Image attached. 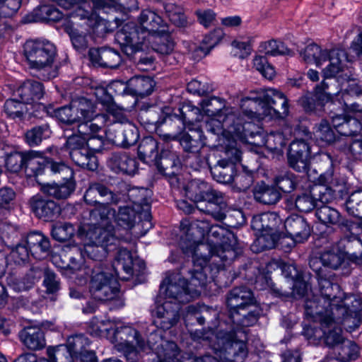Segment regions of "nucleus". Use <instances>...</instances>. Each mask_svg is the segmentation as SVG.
<instances>
[{"instance_id":"nucleus-1","label":"nucleus","mask_w":362,"mask_h":362,"mask_svg":"<svg viewBox=\"0 0 362 362\" xmlns=\"http://www.w3.org/2000/svg\"><path fill=\"white\" fill-rule=\"evenodd\" d=\"M192 252L193 270L189 285L179 274L168 276L160 285L156 306L153 310L154 324L163 329H170L179 320L180 303H185L197 297L208 281V262L214 257L210 245L193 241L190 245Z\"/></svg>"},{"instance_id":"nucleus-2","label":"nucleus","mask_w":362,"mask_h":362,"mask_svg":"<svg viewBox=\"0 0 362 362\" xmlns=\"http://www.w3.org/2000/svg\"><path fill=\"white\" fill-rule=\"evenodd\" d=\"M62 8L71 10V20L65 24L72 45L79 50L86 47V35L106 31V21L98 17L96 11L113 6L117 0H54Z\"/></svg>"},{"instance_id":"nucleus-3","label":"nucleus","mask_w":362,"mask_h":362,"mask_svg":"<svg viewBox=\"0 0 362 362\" xmlns=\"http://www.w3.org/2000/svg\"><path fill=\"white\" fill-rule=\"evenodd\" d=\"M87 330L93 337L106 338L130 362H136L140 352L145 349V341L139 332L119 319L94 317L89 322Z\"/></svg>"},{"instance_id":"nucleus-4","label":"nucleus","mask_w":362,"mask_h":362,"mask_svg":"<svg viewBox=\"0 0 362 362\" xmlns=\"http://www.w3.org/2000/svg\"><path fill=\"white\" fill-rule=\"evenodd\" d=\"M139 27L133 22L124 24L115 36L123 52L130 57L143 50L146 38L158 32H163L167 27L161 17L151 10H144L139 18Z\"/></svg>"},{"instance_id":"nucleus-5","label":"nucleus","mask_w":362,"mask_h":362,"mask_svg":"<svg viewBox=\"0 0 362 362\" xmlns=\"http://www.w3.org/2000/svg\"><path fill=\"white\" fill-rule=\"evenodd\" d=\"M250 289L236 287L228 295V325L243 329L255 325L262 313Z\"/></svg>"},{"instance_id":"nucleus-6","label":"nucleus","mask_w":362,"mask_h":362,"mask_svg":"<svg viewBox=\"0 0 362 362\" xmlns=\"http://www.w3.org/2000/svg\"><path fill=\"white\" fill-rule=\"evenodd\" d=\"M76 238L83 245L81 251L83 257L87 256L91 259L100 261L108 252V247L115 244L117 239L110 229L105 230L97 221L83 224L79 227Z\"/></svg>"},{"instance_id":"nucleus-7","label":"nucleus","mask_w":362,"mask_h":362,"mask_svg":"<svg viewBox=\"0 0 362 362\" xmlns=\"http://www.w3.org/2000/svg\"><path fill=\"white\" fill-rule=\"evenodd\" d=\"M356 310L346 308H336L332 310V317H325L320 320V329L325 344L334 351L343 342L345 338L341 334V327L347 331L357 327Z\"/></svg>"},{"instance_id":"nucleus-8","label":"nucleus","mask_w":362,"mask_h":362,"mask_svg":"<svg viewBox=\"0 0 362 362\" xmlns=\"http://www.w3.org/2000/svg\"><path fill=\"white\" fill-rule=\"evenodd\" d=\"M24 54L30 68L42 71L44 79H51L58 74L54 64L56 49L53 44L40 40H28L24 45Z\"/></svg>"},{"instance_id":"nucleus-9","label":"nucleus","mask_w":362,"mask_h":362,"mask_svg":"<svg viewBox=\"0 0 362 362\" xmlns=\"http://www.w3.org/2000/svg\"><path fill=\"white\" fill-rule=\"evenodd\" d=\"M114 122L112 119H106L104 115H95L93 119L78 125V134H66V144L71 148L84 146L93 153L99 151L104 144L102 125H110Z\"/></svg>"},{"instance_id":"nucleus-10","label":"nucleus","mask_w":362,"mask_h":362,"mask_svg":"<svg viewBox=\"0 0 362 362\" xmlns=\"http://www.w3.org/2000/svg\"><path fill=\"white\" fill-rule=\"evenodd\" d=\"M300 55L307 64H315L318 67H322V73L325 78L334 77L342 71L344 62L347 59L346 53L344 49H322L316 44L308 45L303 52H300Z\"/></svg>"},{"instance_id":"nucleus-11","label":"nucleus","mask_w":362,"mask_h":362,"mask_svg":"<svg viewBox=\"0 0 362 362\" xmlns=\"http://www.w3.org/2000/svg\"><path fill=\"white\" fill-rule=\"evenodd\" d=\"M228 134L235 136L240 142L255 146H265L267 135L263 129L252 122L244 123L239 112L228 110Z\"/></svg>"},{"instance_id":"nucleus-12","label":"nucleus","mask_w":362,"mask_h":362,"mask_svg":"<svg viewBox=\"0 0 362 362\" xmlns=\"http://www.w3.org/2000/svg\"><path fill=\"white\" fill-rule=\"evenodd\" d=\"M138 209L129 206L120 207L117 216L115 211L107 204H100L90 213V218L100 224L105 230L110 229L115 235L112 223L125 228H130L136 221Z\"/></svg>"},{"instance_id":"nucleus-13","label":"nucleus","mask_w":362,"mask_h":362,"mask_svg":"<svg viewBox=\"0 0 362 362\" xmlns=\"http://www.w3.org/2000/svg\"><path fill=\"white\" fill-rule=\"evenodd\" d=\"M117 275L97 267L91 271L90 292L98 300H110L119 294Z\"/></svg>"},{"instance_id":"nucleus-14","label":"nucleus","mask_w":362,"mask_h":362,"mask_svg":"<svg viewBox=\"0 0 362 362\" xmlns=\"http://www.w3.org/2000/svg\"><path fill=\"white\" fill-rule=\"evenodd\" d=\"M95 106L90 100L84 98L74 100L68 106H64L55 111L56 117L64 124L77 123V127L82 122L93 119Z\"/></svg>"},{"instance_id":"nucleus-15","label":"nucleus","mask_w":362,"mask_h":362,"mask_svg":"<svg viewBox=\"0 0 362 362\" xmlns=\"http://www.w3.org/2000/svg\"><path fill=\"white\" fill-rule=\"evenodd\" d=\"M334 199V191L325 186H313L310 189L299 193L295 199L296 208L301 212L308 213L319 203L328 204Z\"/></svg>"},{"instance_id":"nucleus-16","label":"nucleus","mask_w":362,"mask_h":362,"mask_svg":"<svg viewBox=\"0 0 362 362\" xmlns=\"http://www.w3.org/2000/svg\"><path fill=\"white\" fill-rule=\"evenodd\" d=\"M318 285L320 292V298L328 308H333L334 312H335L336 308H346L349 310H353L350 308V303H353L354 298L346 296L341 291L339 284L332 282L325 276L318 279Z\"/></svg>"},{"instance_id":"nucleus-17","label":"nucleus","mask_w":362,"mask_h":362,"mask_svg":"<svg viewBox=\"0 0 362 362\" xmlns=\"http://www.w3.org/2000/svg\"><path fill=\"white\" fill-rule=\"evenodd\" d=\"M186 197L195 203L206 202V206L203 208L197 206V208L206 213H212L213 206L218 203V198L211 187L205 182L199 180H194L185 187Z\"/></svg>"},{"instance_id":"nucleus-18","label":"nucleus","mask_w":362,"mask_h":362,"mask_svg":"<svg viewBox=\"0 0 362 362\" xmlns=\"http://www.w3.org/2000/svg\"><path fill=\"white\" fill-rule=\"evenodd\" d=\"M280 272V264L276 261L268 262L264 267L260 268L257 262L250 263L245 269V276L251 281H254L259 289L269 287L277 289L272 282L271 274L273 272Z\"/></svg>"},{"instance_id":"nucleus-19","label":"nucleus","mask_w":362,"mask_h":362,"mask_svg":"<svg viewBox=\"0 0 362 362\" xmlns=\"http://www.w3.org/2000/svg\"><path fill=\"white\" fill-rule=\"evenodd\" d=\"M230 326L228 334V362H243L247 356L245 328L236 329Z\"/></svg>"},{"instance_id":"nucleus-20","label":"nucleus","mask_w":362,"mask_h":362,"mask_svg":"<svg viewBox=\"0 0 362 362\" xmlns=\"http://www.w3.org/2000/svg\"><path fill=\"white\" fill-rule=\"evenodd\" d=\"M304 173L307 174L312 182H318L315 186L327 187L326 185L332 181L333 175L331 158L327 155L320 156Z\"/></svg>"},{"instance_id":"nucleus-21","label":"nucleus","mask_w":362,"mask_h":362,"mask_svg":"<svg viewBox=\"0 0 362 362\" xmlns=\"http://www.w3.org/2000/svg\"><path fill=\"white\" fill-rule=\"evenodd\" d=\"M115 272L122 269L127 276L121 277L123 280H127L134 274H139L145 269L144 262L137 256L124 248H119L114 263Z\"/></svg>"},{"instance_id":"nucleus-22","label":"nucleus","mask_w":362,"mask_h":362,"mask_svg":"<svg viewBox=\"0 0 362 362\" xmlns=\"http://www.w3.org/2000/svg\"><path fill=\"white\" fill-rule=\"evenodd\" d=\"M264 101L267 104V112L270 119L283 118L288 115V100L283 93L271 89L264 95Z\"/></svg>"},{"instance_id":"nucleus-23","label":"nucleus","mask_w":362,"mask_h":362,"mask_svg":"<svg viewBox=\"0 0 362 362\" xmlns=\"http://www.w3.org/2000/svg\"><path fill=\"white\" fill-rule=\"evenodd\" d=\"M93 95L105 106L107 113L103 115L106 119L122 123L127 121L125 110L112 101V97L107 93L105 88L96 87L93 91Z\"/></svg>"},{"instance_id":"nucleus-24","label":"nucleus","mask_w":362,"mask_h":362,"mask_svg":"<svg viewBox=\"0 0 362 362\" xmlns=\"http://www.w3.org/2000/svg\"><path fill=\"white\" fill-rule=\"evenodd\" d=\"M201 107L187 105L185 108L189 111L192 119L201 121L203 119V114L208 116H216L225 107V100L218 97H210L204 99L200 103Z\"/></svg>"},{"instance_id":"nucleus-25","label":"nucleus","mask_w":362,"mask_h":362,"mask_svg":"<svg viewBox=\"0 0 362 362\" xmlns=\"http://www.w3.org/2000/svg\"><path fill=\"white\" fill-rule=\"evenodd\" d=\"M284 228L288 235L296 242L302 243L310 234V228L306 220L298 215H291L284 221Z\"/></svg>"},{"instance_id":"nucleus-26","label":"nucleus","mask_w":362,"mask_h":362,"mask_svg":"<svg viewBox=\"0 0 362 362\" xmlns=\"http://www.w3.org/2000/svg\"><path fill=\"white\" fill-rule=\"evenodd\" d=\"M281 219L275 212H267L255 216L251 222V227L257 232L279 233Z\"/></svg>"},{"instance_id":"nucleus-27","label":"nucleus","mask_w":362,"mask_h":362,"mask_svg":"<svg viewBox=\"0 0 362 362\" xmlns=\"http://www.w3.org/2000/svg\"><path fill=\"white\" fill-rule=\"evenodd\" d=\"M89 55L93 62L110 69L117 68L122 62L119 52L110 48L90 49Z\"/></svg>"},{"instance_id":"nucleus-28","label":"nucleus","mask_w":362,"mask_h":362,"mask_svg":"<svg viewBox=\"0 0 362 362\" xmlns=\"http://www.w3.org/2000/svg\"><path fill=\"white\" fill-rule=\"evenodd\" d=\"M21 342L29 349L39 350L45 346L43 331L37 327H27L19 333Z\"/></svg>"},{"instance_id":"nucleus-29","label":"nucleus","mask_w":362,"mask_h":362,"mask_svg":"<svg viewBox=\"0 0 362 362\" xmlns=\"http://www.w3.org/2000/svg\"><path fill=\"white\" fill-rule=\"evenodd\" d=\"M70 150L69 156L73 161L78 166L90 170H95L98 168V160L93 152L84 146L71 148L66 144Z\"/></svg>"},{"instance_id":"nucleus-30","label":"nucleus","mask_w":362,"mask_h":362,"mask_svg":"<svg viewBox=\"0 0 362 362\" xmlns=\"http://www.w3.org/2000/svg\"><path fill=\"white\" fill-rule=\"evenodd\" d=\"M109 166L112 171L134 175L137 171V162L127 153H114L109 160Z\"/></svg>"},{"instance_id":"nucleus-31","label":"nucleus","mask_w":362,"mask_h":362,"mask_svg":"<svg viewBox=\"0 0 362 362\" xmlns=\"http://www.w3.org/2000/svg\"><path fill=\"white\" fill-rule=\"evenodd\" d=\"M240 107L245 115L250 119L261 120L268 117L267 104L263 99L246 98L242 99Z\"/></svg>"},{"instance_id":"nucleus-32","label":"nucleus","mask_w":362,"mask_h":362,"mask_svg":"<svg viewBox=\"0 0 362 362\" xmlns=\"http://www.w3.org/2000/svg\"><path fill=\"white\" fill-rule=\"evenodd\" d=\"M23 103L27 104L40 100L44 94V88L41 83L28 80L25 81L15 92Z\"/></svg>"},{"instance_id":"nucleus-33","label":"nucleus","mask_w":362,"mask_h":362,"mask_svg":"<svg viewBox=\"0 0 362 362\" xmlns=\"http://www.w3.org/2000/svg\"><path fill=\"white\" fill-rule=\"evenodd\" d=\"M63 17V14L55 7L43 5L36 9L33 13L26 16L23 21L24 23H35L40 21H58Z\"/></svg>"},{"instance_id":"nucleus-34","label":"nucleus","mask_w":362,"mask_h":362,"mask_svg":"<svg viewBox=\"0 0 362 362\" xmlns=\"http://www.w3.org/2000/svg\"><path fill=\"white\" fill-rule=\"evenodd\" d=\"M30 206L37 216L46 221L51 219L58 211V206L54 202L43 199L38 195L33 197Z\"/></svg>"},{"instance_id":"nucleus-35","label":"nucleus","mask_w":362,"mask_h":362,"mask_svg":"<svg viewBox=\"0 0 362 362\" xmlns=\"http://www.w3.org/2000/svg\"><path fill=\"white\" fill-rule=\"evenodd\" d=\"M49 160L40 156L36 151L27 152L23 168L28 177H35L42 174L45 168L49 166Z\"/></svg>"},{"instance_id":"nucleus-36","label":"nucleus","mask_w":362,"mask_h":362,"mask_svg":"<svg viewBox=\"0 0 362 362\" xmlns=\"http://www.w3.org/2000/svg\"><path fill=\"white\" fill-rule=\"evenodd\" d=\"M151 45L153 49L161 54H170L174 47V43L168 33L167 27L163 32H158L151 37L146 38V43Z\"/></svg>"},{"instance_id":"nucleus-37","label":"nucleus","mask_w":362,"mask_h":362,"mask_svg":"<svg viewBox=\"0 0 362 362\" xmlns=\"http://www.w3.org/2000/svg\"><path fill=\"white\" fill-rule=\"evenodd\" d=\"M76 183L74 179L65 180L61 184L52 183L44 185L42 190L44 193L56 199H66L75 190Z\"/></svg>"},{"instance_id":"nucleus-38","label":"nucleus","mask_w":362,"mask_h":362,"mask_svg":"<svg viewBox=\"0 0 362 362\" xmlns=\"http://www.w3.org/2000/svg\"><path fill=\"white\" fill-rule=\"evenodd\" d=\"M241 144L235 136L228 134V168L231 172L238 171L242 167L241 160L243 152Z\"/></svg>"},{"instance_id":"nucleus-39","label":"nucleus","mask_w":362,"mask_h":362,"mask_svg":"<svg viewBox=\"0 0 362 362\" xmlns=\"http://www.w3.org/2000/svg\"><path fill=\"white\" fill-rule=\"evenodd\" d=\"M155 81L148 76H134L129 80L128 93L141 97L150 95Z\"/></svg>"},{"instance_id":"nucleus-40","label":"nucleus","mask_w":362,"mask_h":362,"mask_svg":"<svg viewBox=\"0 0 362 362\" xmlns=\"http://www.w3.org/2000/svg\"><path fill=\"white\" fill-rule=\"evenodd\" d=\"M332 122L337 132L346 136L356 135L362 129L361 123L356 118L346 119L337 115L333 117Z\"/></svg>"},{"instance_id":"nucleus-41","label":"nucleus","mask_w":362,"mask_h":362,"mask_svg":"<svg viewBox=\"0 0 362 362\" xmlns=\"http://www.w3.org/2000/svg\"><path fill=\"white\" fill-rule=\"evenodd\" d=\"M332 310H334L333 308H328L320 297L307 299L305 303V315L319 323H320L321 318L332 317Z\"/></svg>"},{"instance_id":"nucleus-42","label":"nucleus","mask_w":362,"mask_h":362,"mask_svg":"<svg viewBox=\"0 0 362 362\" xmlns=\"http://www.w3.org/2000/svg\"><path fill=\"white\" fill-rule=\"evenodd\" d=\"M255 199L264 204H275L281 199V194L275 187L265 184L256 186L254 191Z\"/></svg>"},{"instance_id":"nucleus-43","label":"nucleus","mask_w":362,"mask_h":362,"mask_svg":"<svg viewBox=\"0 0 362 362\" xmlns=\"http://www.w3.org/2000/svg\"><path fill=\"white\" fill-rule=\"evenodd\" d=\"M336 132V129L332 128L327 120L322 119L314 127L313 134L317 141L327 145L335 141L337 139Z\"/></svg>"},{"instance_id":"nucleus-44","label":"nucleus","mask_w":362,"mask_h":362,"mask_svg":"<svg viewBox=\"0 0 362 362\" xmlns=\"http://www.w3.org/2000/svg\"><path fill=\"white\" fill-rule=\"evenodd\" d=\"M344 102L351 112H362V90L356 84H352L344 95Z\"/></svg>"},{"instance_id":"nucleus-45","label":"nucleus","mask_w":362,"mask_h":362,"mask_svg":"<svg viewBox=\"0 0 362 362\" xmlns=\"http://www.w3.org/2000/svg\"><path fill=\"white\" fill-rule=\"evenodd\" d=\"M337 359L341 362L356 360L359 356L360 349L354 341L345 339L334 350Z\"/></svg>"},{"instance_id":"nucleus-46","label":"nucleus","mask_w":362,"mask_h":362,"mask_svg":"<svg viewBox=\"0 0 362 362\" xmlns=\"http://www.w3.org/2000/svg\"><path fill=\"white\" fill-rule=\"evenodd\" d=\"M138 154L141 160L144 162L157 161L158 143L151 136L144 138L138 148Z\"/></svg>"},{"instance_id":"nucleus-47","label":"nucleus","mask_w":362,"mask_h":362,"mask_svg":"<svg viewBox=\"0 0 362 362\" xmlns=\"http://www.w3.org/2000/svg\"><path fill=\"white\" fill-rule=\"evenodd\" d=\"M260 233L261 234L256 238L251 245L252 250L256 253L274 248L279 238V233L267 232Z\"/></svg>"},{"instance_id":"nucleus-48","label":"nucleus","mask_w":362,"mask_h":362,"mask_svg":"<svg viewBox=\"0 0 362 362\" xmlns=\"http://www.w3.org/2000/svg\"><path fill=\"white\" fill-rule=\"evenodd\" d=\"M289 284L291 286L289 287L288 290L281 286L279 288L274 289V291L281 296L292 295L296 298L303 297L307 293L308 285L305 281L300 280V278L293 281Z\"/></svg>"},{"instance_id":"nucleus-49","label":"nucleus","mask_w":362,"mask_h":362,"mask_svg":"<svg viewBox=\"0 0 362 362\" xmlns=\"http://www.w3.org/2000/svg\"><path fill=\"white\" fill-rule=\"evenodd\" d=\"M51 131L47 124L35 127L25 134V141L31 146H37L43 139L49 137Z\"/></svg>"},{"instance_id":"nucleus-50","label":"nucleus","mask_w":362,"mask_h":362,"mask_svg":"<svg viewBox=\"0 0 362 362\" xmlns=\"http://www.w3.org/2000/svg\"><path fill=\"white\" fill-rule=\"evenodd\" d=\"M90 342L83 334H78L68 338L66 346L69 349L74 358H78L86 351Z\"/></svg>"},{"instance_id":"nucleus-51","label":"nucleus","mask_w":362,"mask_h":362,"mask_svg":"<svg viewBox=\"0 0 362 362\" xmlns=\"http://www.w3.org/2000/svg\"><path fill=\"white\" fill-rule=\"evenodd\" d=\"M47 353L52 362H74V358L66 345L49 347Z\"/></svg>"},{"instance_id":"nucleus-52","label":"nucleus","mask_w":362,"mask_h":362,"mask_svg":"<svg viewBox=\"0 0 362 362\" xmlns=\"http://www.w3.org/2000/svg\"><path fill=\"white\" fill-rule=\"evenodd\" d=\"M318 205L316 211L317 218L324 224H337L339 221V213L326 204Z\"/></svg>"},{"instance_id":"nucleus-53","label":"nucleus","mask_w":362,"mask_h":362,"mask_svg":"<svg viewBox=\"0 0 362 362\" xmlns=\"http://www.w3.org/2000/svg\"><path fill=\"white\" fill-rule=\"evenodd\" d=\"M25 103L23 101L19 102L16 99H8L4 105L5 112L12 119H21L28 110Z\"/></svg>"},{"instance_id":"nucleus-54","label":"nucleus","mask_w":362,"mask_h":362,"mask_svg":"<svg viewBox=\"0 0 362 362\" xmlns=\"http://www.w3.org/2000/svg\"><path fill=\"white\" fill-rule=\"evenodd\" d=\"M75 229L71 223H57L52 229V235L54 239L62 242L70 239L74 234Z\"/></svg>"},{"instance_id":"nucleus-55","label":"nucleus","mask_w":362,"mask_h":362,"mask_svg":"<svg viewBox=\"0 0 362 362\" xmlns=\"http://www.w3.org/2000/svg\"><path fill=\"white\" fill-rule=\"evenodd\" d=\"M346 209L349 214L362 218V192H355L349 196Z\"/></svg>"},{"instance_id":"nucleus-56","label":"nucleus","mask_w":362,"mask_h":362,"mask_svg":"<svg viewBox=\"0 0 362 362\" xmlns=\"http://www.w3.org/2000/svg\"><path fill=\"white\" fill-rule=\"evenodd\" d=\"M274 183L282 192L289 193L296 188V177L291 173H285L277 175Z\"/></svg>"},{"instance_id":"nucleus-57","label":"nucleus","mask_w":362,"mask_h":362,"mask_svg":"<svg viewBox=\"0 0 362 362\" xmlns=\"http://www.w3.org/2000/svg\"><path fill=\"white\" fill-rule=\"evenodd\" d=\"M261 47L267 55L277 56L289 55L291 54V50L283 42L274 40L262 43Z\"/></svg>"},{"instance_id":"nucleus-58","label":"nucleus","mask_w":362,"mask_h":362,"mask_svg":"<svg viewBox=\"0 0 362 362\" xmlns=\"http://www.w3.org/2000/svg\"><path fill=\"white\" fill-rule=\"evenodd\" d=\"M253 66L264 78L269 80H272L275 76L274 69L268 63L265 56H255L253 59Z\"/></svg>"},{"instance_id":"nucleus-59","label":"nucleus","mask_w":362,"mask_h":362,"mask_svg":"<svg viewBox=\"0 0 362 362\" xmlns=\"http://www.w3.org/2000/svg\"><path fill=\"white\" fill-rule=\"evenodd\" d=\"M163 136V139L166 141L178 140L185 151L192 152L197 147V141L193 139L190 135L185 132L173 135L164 134Z\"/></svg>"},{"instance_id":"nucleus-60","label":"nucleus","mask_w":362,"mask_h":362,"mask_svg":"<svg viewBox=\"0 0 362 362\" xmlns=\"http://www.w3.org/2000/svg\"><path fill=\"white\" fill-rule=\"evenodd\" d=\"M288 139L283 132H271L267 135L266 147L271 151H278L286 145Z\"/></svg>"},{"instance_id":"nucleus-61","label":"nucleus","mask_w":362,"mask_h":362,"mask_svg":"<svg viewBox=\"0 0 362 362\" xmlns=\"http://www.w3.org/2000/svg\"><path fill=\"white\" fill-rule=\"evenodd\" d=\"M243 253V246L239 243L237 235L228 230V260H234Z\"/></svg>"},{"instance_id":"nucleus-62","label":"nucleus","mask_w":362,"mask_h":362,"mask_svg":"<svg viewBox=\"0 0 362 362\" xmlns=\"http://www.w3.org/2000/svg\"><path fill=\"white\" fill-rule=\"evenodd\" d=\"M238 171L232 172L230 179L228 180V185L231 184L233 188L238 191H245L251 184V178L244 173H238Z\"/></svg>"},{"instance_id":"nucleus-63","label":"nucleus","mask_w":362,"mask_h":362,"mask_svg":"<svg viewBox=\"0 0 362 362\" xmlns=\"http://www.w3.org/2000/svg\"><path fill=\"white\" fill-rule=\"evenodd\" d=\"M289 166L298 173L308 171L310 164V156H289L288 155Z\"/></svg>"},{"instance_id":"nucleus-64","label":"nucleus","mask_w":362,"mask_h":362,"mask_svg":"<svg viewBox=\"0 0 362 362\" xmlns=\"http://www.w3.org/2000/svg\"><path fill=\"white\" fill-rule=\"evenodd\" d=\"M165 11L170 21L177 26H183L186 23V17L182 8L174 4H167Z\"/></svg>"}]
</instances>
